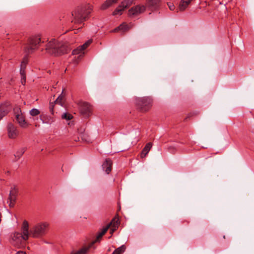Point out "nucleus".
<instances>
[{
  "instance_id": "1",
  "label": "nucleus",
  "mask_w": 254,
  "mask_h": 254,
  "mask_svg": "<svg viewBox=\"0 0 254 254\" xmlns=\"http://www.w3.org/2000/svg\"><path fill=\"white\" fill-rule=\"evenodd\" d=\"M29 225L27 221L23 222L21 228V232H15L11 235L10 243L17 248L24 247L29 238Z\"/></svg>"
},
{
  "instance_id": "2",
  "label": "nucleus",
  "mask_w": 254,
  "mask_h": 254,
  "mask_svg": "<svg viewBox=\"0 0 254 254\" xmlns=\"http://www.w3.org/2000/svg\"><path fill=\"white\" fill-rule=\"evenodd\" d=\"M92 9L89 4L77 7L71 13V23L76 25L81 24L87 19Z\"/></svg>"
},
{
  "instance_id": "3",
  "label": "nucleus",
  "mask_w": 254,
  "mask_h": 254,
  "mask_svg": "<svg viewBox=\"0 0 254 254\" xmlns=\"http://www.w3.org/2000/svg\"><path fill=\"white\" fill-rule=\"evenodd\" d=\"M70 50L67 44L58 42L55 39H51L46 47L48 53L56 56L67 53Z\"/></svg>"
},
{
  "instance_id": "4",
  "label": "nucleus",
  "mask_w": 254,
  "mask_h": 254,
  "mask_svg": "<svg viewBox=\"0 0 254 254\" xmlns=\"http://www.w3.org/2000/svg\"><path fill=\"white\" fill-rule=\"evenodd\" d=\"M13 112L15 119L19 126L23 128L27 127L28 124L25 121V117L22 113L20 108L16 107L13 109Z\"/></svg>"
},
{
  "instance_id": "5",
  "label": "nucleus",
  "mask_w": 254,
  "mask_h": 254,
  "mask_svg": "<svg viewBox=\"0 0 254 254\" xmlns=\"http://www.w3.org/2000/svg\"><path fill=\"white\" fill-rule=\"evenodd\" d=\"M49 224L47 222L39 223L33 229V237H40L45 235Z\"/></svg>"
},
{
  "instance_id": "6",
  "label": "nucleus",
  "mask_w": 254,
  "mask_h": 254,
  "mask_svg": "<svg viewBox=\"0 0 254 254\" xmlns=\"http://www.w3.org/2000/svg\"><path fill=\"white\" fill-rule=\"evenodd\" d=\"M152 99L150 97H143L137 99V104L141 111L145 112L148 110L152 106Z\"/></svg>"
},
{
  "instance_id": "7",
  "label": "nucleus",
  "mask_w": 254,
  "mask_h": 254,
  "mask_svg": "<svg viewBox=\"0 0 254 254\" xmlns=\"http://www.w3.org/2000/svg\"><path fill=\"white\" fill-rule=\"evenodd\" d=\"M17 193L18 189L16 186H13L11 187L9 191L7 201V202L9 203V207H13L14 206L17 199Z\"/></svg>"
},
{
  "instance_id": "8",
  "label": "nucleus",
  "mask_w": 254,
  "mask_h": 254,
  "mask_svg": "<svg viewBox=\"0 0 254 254\" xmlns=\"http://www.w3.org/2000/svg\"><path fill=\"white\" fill-rule=\"evenodd\" d=\"M134 0H124L120 5L113 12V15H121L123 11L131 5Z\"/></svg>"
},
{
  "instance_id": "9",
  "label": "nucleus",
  "mask_w": 254,
  "mask_h": 254,
  "mask_svg": "<svg viewBox=\"0 0 254 254\" xmlns=\"http://www.w3.org/2000/svg\"><path fill=\"white\" fill-rule=\"evenodd\" d=\"M44 42V39L41 38L40 34H35L33 35V51L41 48L43 50V44Z\"/></svg>"
},
{
  "instance_id": "10",
  "label": "nucleus",
  "mask_w": 254,
  "mask_h": 254,
  "mask_svg": "<svg viewBox=\"0 0 254 254\" xmlns=\"http://www.w3.org/2000/svg\"><path fill=\"white\" fill-rule=\"evenodd\" d=\"M92 42V40H89L83 45L79 46L76 49L73 50L72 52V55H78L77 57L78 58L82 57L84 54V50L89 46Z\"/></svg>"
},
{
  "instance_id": "11",
  "label": "nucleus",
  "mask_w": 254,
  "mask_h": 254,
  "mask_svg": "<svg viewBox=\"0 0 254 254\" xmlns=\"http://www.w3.org/2000/svg\"><path fill=\"white\" fill-rule=\"evenodd\" d=\"M8 137L10 139H15L19 135V131L17 127L11 123H9L7 126Z\"/></svg>"
},
{
  "instance_id": "12",
  "label": "nucleus",
  "mask_w": 254,
  "mask_h": 254,
  "mask_svg": "<svg viewBox=\"0 0 254 254\" xmlns=\"http://www.w3.org/2000/svg\"><path fill=\"white\" fill-rule=\"evenodd\" d=\"M78 105L81 113L85 117L89 116L92 110L91 105L84 102H80Z\"/></svg>"
},
{
  "instance_id": "13",
  "label": "nucleus",
  "mask_w": 254,
  "mask_h": 254,
  "mask_svg": "<svg viewBox=\"0 0 254 254\" xmlns=\"http://www.w3.org/2000/svg\"><path fill=\"white\" fill-rule=\"evenodd\" d=\"M145 7L144 5H136L130 8L128 10L129 16H135L144 11Z\"/></svg>"
},
{
  "instance_id": "14",
  "label": "nucleus",
  "mask_w": 254,
  "mask_h": 254,
  "mask_svg": "<svg viewBox=\"0 0 254 254\" xmlns=\"http://www.w3.org/2000/svg\"><path fill=\"white\" fill-rule=\"evenodd\" d=\"M95 243V242H92L88 246H84L77 251L72 252L71 254H86L88 252L89 249L92 248V247L94 246Z\"/></svg>"
},
{
  "instance_id": "15",
  "label": "nucleus",
  "mask_w": 254,
  "mask_h": 254,
  "mask_svg": "<svg viewBox=\"0 0 254 254\" xmlns=\"http://www.w3.org/2000/svg\"><path fill=\"white\" fill-rule=\"evenodd\" d=\"M131 24L128 25L125 23H123L118 27L115 28L112 31L114 32L121 31L122 33H124L128 31L131 27Z\"/></svg>"
},
{
  "instance_id": "16",
  "label": "nucleus",
  "mask_w": 254,
  "mask_h": 254,
  "mask_svg": "<svg viewBox=\"0 0 254 254\" xmlns=\"http://www.w3.org/2000/svg\"><path fill=\"white\" fill-rule=\"evenodd\" d=\"M112 162L110 159H106L102 165L103 169L107 174H109L112 170Z\"/></svg>"
},
{
  "instance_id": "17",
  "label": "nucleus",
  "mask_w": 254,
  "mask_h": 254,
  "mask_svg": "<svg viewBox=\"0 0 254 254\" xmlns=\"http://www.w3.org/2000/svg\"><path fill=\"white\" fill-rule=\"evenodd\" d=\"M27 63H28V58L27 57H24L23 59L22 62H21V68H20V74H21V75L22 76V83H23V79L24 78H25L24 68H25Z\"/></svg>"
},
{
  "instance_id": "18",
  "label": "nucleus",
  "mask_w": 254,
  "mask_h": 254,
  "mask_svg": "<svg viewBox=\"0 0 254 254\" xmlns=\"http://www.w3.org/2000/svg\"><path fill=\"white\" fill-rule=\"evenodd\" d=\"M159 1V0H147V4L150 8L155 9L158 6Z\"/></svg>"
},
{
  "instance_id": "19",
  "label": "nucleus",
  "mask_w": 254,
  "mask_h": 254,
  "mask_svg": "<svg viewBox=\"0 0 254 254\" xmlns=\"http://www.w3.org/2000/svg\"><path fill=\"white\" fill-rule=\"evenodd\" d=\"M152 147V143L151 142L147 143L145 147L143 148V150H142L141 153L140 154V156L141 158L145 157L146 155L149 152L151 148Z\"/></svg>"
},
{
  "instance_id": "20",
  "label": "nucleus",
  "mask_w": 254,
  "mask_h": 254,
  "mask_svg": "<svg viewBox=\"0 0 254 254\" xmlns=\"http://www.w3.org/2000/svg\"><path fill=\"white\" fill-rule=\"evenodd\" d=\"M118 0H107L101 6V9L105 10L111 6L113 4L116 3Z\"/></svg>"
},
{
  "instance_id": "21",
  "label": "nucleus",
  "mask_w": 254,
  "mask_h": 254,
  "mask_svg": "<svg viewBox=\"0 0 254 254\" xmlns=\"http://www.w3.org/2000/svg\"><path fill=\"white\" fill-rule=\"evenodd\" d=\"M192 0H182L179 4V9L181 11L184 10L188 6Z\"/></svg>"
},
{
  "instance_id": "22",
  "label": "nucleus",
  "mask_w": 254,
  "mask_h": 254,
  "mask_svg": "<svg viewBox=\"0 0 254 254\" xmlns=\"http://www.w3.org/2000/svg\"><path fill=\"white\" fill-rule=\"evenodd\" d=\"M8 112V109L4 106L0 107V120Z\"/></svg>"
},
{
  "instance_id": "23",
  "label": "nucleus",
  "mask_w": 254,
  "mask_h": 254,
  "mask_svg": "<svg viewBox=\"0 0 254 254\" xmlns=\"http://www.w3.org/2000/svg\"><path fill=\"white\" fill-rule=\"evenodd\" d=\"M126 247L125 245H122L120 247L116 249L112 254H123L126 250Z\"/></svg>"
},
{
  "instance_id": "24",
  "label": "nucleus",
  "mask_w": 254,
  "mask_h": 254,
  "mask_svg": "<svg viewBox=\"0 0 254 254\" xmlns=\"http://www.w3.org/2000/svg\"><path fill=\"white\" fill-rule=\"evenodd\" d=\"M24 152L25 149L24 148H21L19 149L17 151V152L14 154L15 157L17 159H19L21 157V156L23 155V154L24 153Z\"/></svg>"
},
{
  "instance_id": "25",
  "label": "nucleus",
  "mask_w": 254,
  "mask_h": 254,
  "mask_svg": "<svg viewBox=\"0 0 254 254\" xmlns=\"http://www.w3.org/2000/svg\"><path fill=\"white\" fill-rule=\"evenodd\" d=\"M119 223L118 222V221H115V219H113L112 221L108 225H110V226L111 225H113V228L112 230V233H113L114 231L116 230V229L118 228Z\"/></svg>"
},
{
  "instance_id": "26",
  "label": "nucleus",
  "mask_w": 254,
  "mask_h": 254,
  "mask_svg": "<svg viewBox=\"0 0 254 254\" xmlns=\"http://www.w3.org/2000/svg\"><path fill=\"white\" fill-rule=\"evenodd\" d=\"M62 118L66 120H70L72 118V116L68 113H64L62 115Z\"/></svg>"
},
{
  "instance_id": "27",
  "label": "nucleus",
  "mask_w": 254,
  "mask_h": 254,
  "mask_svg": "<svg viewBox=\"0 0 254 254\" xmlns=\"http://www.w3.org/2000/svg\"><path fill=\"white\" fill-rule=\"evenodd\" d=\"M63 97L62 96H60L56 100L55 102L56 104H59L61 106H63V103L62 100L63 99Z\"/></svg>"
},
{
  "instance_id": "28",
  "label": "nucleus",
  "mask_w": 254,
  "mask_h": 254,
  "mask_svg": "<svg viewBox=\"0 0 254 254\" xmlns=\"http://www.w3.org/2000/svg\"><path fill=\"white\" fill-rule=\"evenodd\" d=\"M167 5L171 10H174L175 8L174 4L171 2H167Z\"/></svg>"
},
{
  "instance_id": "29",
  "label": "nucleus",
  "mask_w": 254,
  "mask_h": 254,
  "mask_svg": "<svg viewBox=\"0 0 254 254\" xmlns=\"http://www.w3.org/2000/svg\"><path fill=\"white\" fill-rule=\"evenodd\" d=\"M109 227L110 225H108L106 227L102 229V231L100 233H101L102 234L104 235L107 232Z\"/></svg>"
},
{
  "instance_id": "30",
  "label": "nucleus",
  "mask_w": 254,
  "mask_h": 254,
  "mask_svg": "<svg viewBox=\"0 0 254 254\" xmlns=\"http://www.w3.org/2000/svg\"><path fill=\"white\" fill-rule=\"evenodd\" d=\"M40 113V111L38 109L33 108V117L39 115Z\"/></svg>"
},
{
  "instance_id": "31",
  "label": "nucleus",
  "mask_w": 254,
  "mask_h": 254,
  "mask_svg": "<svg viewBox=\"0 0 254 254\" xmlns=\"http://www.w3.org/2000/svg\"><path fill=\"white\" fill-rule=\"evenodd\" d=\"M36 120H37L38 123H34V124H35V126H38V124H39V123H44V121H43V120H42V119L41 116H40V119H38V118H37V119H36Z\"/></svg>"
},
{
  "instance_id": "32",
  "label": "nucleus",
  "mask_w": 254,
  "mask_h": 254,
  "mask_svg": "<svg viewBox=\"0 0 254 254\" xmlns=\"http://www.w3.org/2000/svg\"><path fill=\"white\" fill-rule=\"evenodd\" d=\"M103 236V235H102L101 233H100L97 236L96 239L95 241H94L93 242H95V243H96L97 242L99 241L100 239L102 238V237Z\"/></svg>"
},
{
  "instance_id": "33",
  "label": "nucleus",
  "mask_w": 254,
  "mask_h": 254,
  "mask_svg": "<svg viewBox=\"0 0 254 254\" xmlns=\"http://www.w3.org/2000/svg\"><path fill=\"white\" fill-rule=\"evenodd\" d=\"M75 28H77V30H79V29H80L81 28H82V26L81 27H77V26H76Z\"/></svg>"
},
{
  "instance_id": "34",
  "label": "nucleus",
  "mask_w": 254,
  "mask_h": 254,
  "mask_svg": "<svg viewBox=\"0 0 254 254\" xmlns=\"http://www.w3.org/2000/svg\"><path fill=\"white\" fill-rule=\"evenodd\" d=\"M29 113L32 115V110L29 111Z\"/></svg>"
},
{
  "instance_id": "35",
  "label": "nucleus",
  "mask_w": 254,
  "mask_h": 254,
  "mask_svg": "<svg viewBox=\"0 0 254 254\" xmlns=\"http://www.w3.org/2000/svg\"><path fill=\"white\" fill-rule=\"evenodd\" d=\"M32 120H33V121H35V118H33Z\"/></svg>"
}]
</instances>
